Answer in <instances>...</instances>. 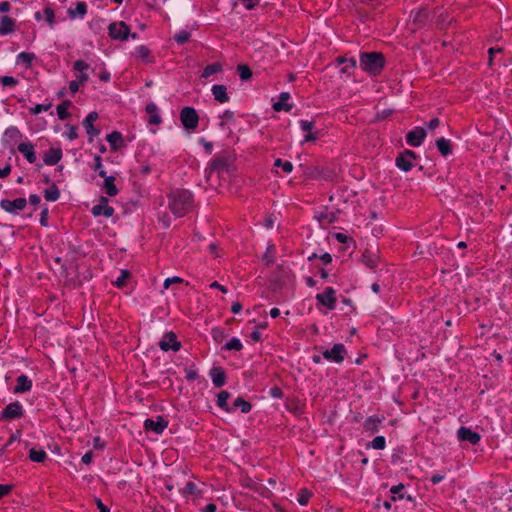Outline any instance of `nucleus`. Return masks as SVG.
<instances>
[{
    "label": "nucleus",
    "instance_id": "f257e3e1",
    "mask_svg": "<svg viewBox=\"0 0 512 512\" xmlns=\"http://www.w3.org/2000/svg\"><path fill=\"white\" fill-rule=\"evenodd\" d=\"M168 205L175 216L182 217L192 209L193 195L188 190L172 191L168 195Z\"/></svg>",
    "mask_w": 512,
    "mask_h": 512
},
{
    "label": "nucleus",
    "instance_id": "f03ea898",
    "mask_svg": "<svg viewBox=\"0 0 512 512\" xmlns=\"http://www.w3.org/2000/svg\"><path fill=\"white\" fill-rule=\"evenodd\" d=\"M385 65V59L380 52H365L360 55V66L370 75H379Z\"/></svg>",
    "mask_w": 512,
    "mask_h": 512
},
{
    "label": "nucleus",
    "instance_id": "7ed1b4c3",
    "mask_svg": "<svg viewBox=\"0 0 512 512\" xmlns=\"http://www.w3.org/2000/svg\"><path fill=\"white\" fill-rule=\"evenodd\" d=\"M305 179L312 180H325V181H333L336 178V174L333 170L327 167H307L304 171Z\"/></svg>",
    "mask_w": 512,
    "mask_h": 512
},
{
    "label": "nucleus",
    "instance_id": "20e7f679",
    "mask_svg": "<svg viewBox=\"0 0 512 512\" xmlns=\"http://www.w3.org/2000/svg\"><path fill=\"white\" fill-rule=\"evenodd\" d=\"M180 120L187 130H195L198 126L199 117L192 107H184L180 112Z\"/></svg>",
    "mask_w": 512,
    "mask_h": 512
},
{
    "label": "nucleus",
    "instance_id": "39448f33",
    "mask_svg": "<svg viewBox=\"0 0 512 512\" xmlns=\"http://www.w3.org/2000/svg\"><path fill=\"white\" fill-rule=\"evenodd\" d=\"M108 31L112 39L121 41L126 40L130 34L129 26L123 21L111 23L108 27Z\"/></svg>",
    "mask_w": 512,
    "mask_h": 512
},
{
    "label": "nucleus",
    "instance_id": "423d86ee",
    "mask_svg": "<svg viewBox=\"0 0 512 512\" xmlns=\"http://www.w3.org/2000/svg\"><path fill=\"white\" fill-rule=\"evenodd\" d=\"M27 205L25 198H17L15 200L3 199L0 201V207L8 213L16 214L23 210Z\"/></svg>",
    "mask_w": 512,
    "mask_h": 512
},
{
    "label": "nucleus",
    "instance_id": "0eeeda50",
    "mask_svg": "<svg viewBox=\"0 0 512 512\" xmlns=\"http://www.w3.org/2000/svg\"><path fill=\"white\" fill-rule=\"evenodd\" d=\"M109 200L107 197L101 196L98 204H96L91 212L94 216L111 217L114 214V208L108 205Z\"/></svg>",
    "mask_w": 512,
    "mask_h": 512
},
{
    "label": "nucleus",
    "instance_id": "6e6552de",
    "mask_svg": "<svg viewBox=\"0 0 512 512\" xmlns=\"http://www.w3.org/2000/svg\"><path fill=\"white\" fill-rule=\"evenodd\" d=\"M416 154L411 150H405L396 158V165L401 170L408 172L413 167V160H415Z\"/></svg>",
    "mask_w": 512,
    "mask_h": 512
},
{
    "label": "nucleus",
    "instance_id": "1a4fd4ad",
    "mask_svg": "<svg viewBox=\"0 0 512 512\" xmlns=\"http://www.w3.org/2000/svg\"><path fill=\"white\" fill-rule=\"evenodd\" d=\"M346 355V349L343 344H335L332 349L326 350L323 352V356L325 359L340 363L344 360V357Z\"/></svg>",
    "mask_w": 512,
    "mask_h": 512
},
{
    "label": "nucleus",
    "instance_id": "9d476101",
    "mask_svg": "<svg viewBox=\"0 0 512 512\" xmlns=\"http://www.w3.org/2000/svg\"><path fill=\"white\" fill-rule=\"evenodd\" d=\"M319 304L326 306L329 310H333L336 304L335 290L332 287L326 288L323 293L316 295Z\"/></svg>",
    "mask_w": 512,
    "mask_h": 512
},
{
    "label": "nucleus",
    "instance_id": "9b49d317",
    "mask_svg": "<svg viewBox=\"0 0 512 512\" xmlns=\"http://www.w3.org/2000/svg\"><path fill=\"white\" fill-rule=\"evenodd\" d=\"M159 347L163 351L173 350L179 351L181 344L177 341L176 335L173 332H168L163 336V339L159 342Z\"/></svg>",
    "mask_w": 512,
    "mask_h": 512
},
{
    "label": "nucleus",
    "instance_id": "f8f14e48",
    "mask_svg": "<svg viewBox=\"0 0 512 512\" xmlns=\"http://www.w3.org/2000/svg\"><path fill=\"white\" fill-rule=\"evenodd\" d=\"M458 439L462 442H469L472 445L479 443L481 436L479 433L472 431L470 428L461 426L457 431Z\"/></svg>",
    "mask_w": 512,
    "mask_h": 512
},
{
    "label": "nucleus",
    "instance_id": "ddd939ff",
    "mask_svg": "<svg viewBox=\"0 0 512 512\" xmlns=\"http://www.w3.org/2000/svg\"><path fill=\"white\" fill-rule=\"evenodd\" d=\"M23 410L19 402L10 403L1 413V419L13 420L22 417Z\"/></svg>",
    "mask_w": 512,
    "mask_h": 512
},
{
    "label": "nucleus",
    "instance_id": "4468645a",
    "mask_svg": "<svg viewBox=\"0 0 512 512\" xmlns=\"http://www.w3.org/2000/svg\"><path fill=\"white\" fill-rule=\"evenodd\" d=\"M426 137V131L422 127H416L409 131L406 135V141L413 147H418L422 144Z\"/></svg>",
    "mask_w": 512,
    "mask_h": 512
},
{
    "label": "nucleus",
    "instance_id": "2eb2a0df",
    "mask_svg": "<svg viewBox=\"0 0 512 512\" xmlns=\"http://www.w3.org/2000/svg\"><path fill=\"white\" fill-rule=\"evenodd\" d=\"M168 423L164 420L162 416H158L156 420L146 419L144 421V428L146 430L154 431L157 434L163 432V430L167 427Z\"/></svg>",
    "mask_w": 512,
    "mask_h": 512
},
{
    "label": "nucleus",
    "instance_id": "dca6fc26",
    "mask_svg": "<svg viewBox=\"0 0 512 512\" xmlns=\"http://www.w3.org/2000/svg\"><path fill=\"white\" fill-rule=\"evenodd\" d=\"M98 119V113L95 111L90 112L83 121V126L89 136H98L100 130L95 128L93 123Z\"/></svg>",
    "mask_w": 512,
    "mask_h": 512
},
{
    "label": "nucleus",
    "instance_id": "f3484780",
    "mask_svg": "<svg viewBox=\"0 0 512 512\" xmlns=\"http://www.w3.org/2000/svg\"><path fill=\"white\" fill-rule=\"evenodd\" d=\"M18 151L24 155L29 163L36 161V154L34 151V145L30 142H21L18 145Z\"/></svg>",
    "mask_w": 512,
    "mask_h": 512
},
{
    "label": "nucleus",
    "instance_id": "a211bd4d",
    "mask_svg": "<svg viewBox=\"0 0 512 512\" xmlns=\"http://www.w3.org/2000/svg\"><path fill=\"white\" fill-rule=\"evenodd\" d=\"M62 158V150L60 148H50L44 156V163L46 165H56Z\"/></svg>",
    "mask_w": 512,
    "mask_h": 512
},
{
    "label": "nucleus",
    "instance_id": "6ab92c4d",
    "mask_svg": "<svg viewBox=\"0 0 512 512\" xmlns=\"http://www.w3.org/2000/svg\"><path fill=\"white\" fill-rule=\"evenodd\" d=\"M210 375L212 377V382L215 387L219 388L225 384L226 374L223 368L221 367H213L211 369Z\"/></svg>",
    "mask_w": 512,
    "mask_h": 512
},
{
    "label": "nucleus",
    "instance_id": "aec40b11",
    "mask_svg": "<svg viewBox=\"0 0 512 512\" xmlns=\"http://www.w3.org/2000/svg\"><path fill=\"white\" fill-rule=\"evenodd\" d=\"M228 160L224 157H218L211 161L209 168L206 170L208 176L214 171H223L228 168Z\"/></svg>",
    "mask_w": 512,
    "mask_h": 512
},
{
    "label": "nucleus",
    "instance_id": "412c9836",
    "mask_svg": "<svg viewBox=\"0 0 512 512\" xmlns=\"http://www.w3.org/2000/svg\"><path fill=\"white\" fill-rule=\"evenodd\" d=\"M17 384L14 387V393H23L29 391L32 387V381L26 375H20L16 379Z\"/></svg>",
    "mask_w": 512,
    "mask_h": 512
},
{
    "label": "nucleus",
    "instance_id": "4be33fe9",
    "mask_svg": "<svg viewBox=\"0 0 512 512\" xmlns=\"http://www.w3.org/2000/svg\"><path fill=\"white\" fill-rule=\"evenodd\" d=\"M212 94L220 103H226L229 101V96L227 94V88L225 85H214L212 87Z\"/></svg>",
    "mask_w": 512,
    "mask_h": 512
},
{
    "label": "nucleus",
    "instance_id": "5701e85b",
    "mask_svg": "<svg viewBox=\"0 0 512 512\" xmlns=\"http://www.w3.org/2000/svg\"><path fill=\"white\" fill-rule=\"evenodd\" d=\"M15 30V22L8 16L0 18V34L7 35Z\"/></svg>",
    "mask_w": 512,
    "mask_h": 512
},
{
    "label": "nucleus",
    "instance_id": "b1692460",
    "mask_svg": "<svg viewBox=\"0 0 512 512\" xmlns=\"http://www.w3.org/2000/svg\"><path fill=\"white\" fill-rule=\"evenodd\" d=\"M315 219L321 226H327L336 220V216L333 212L322 211L315 214Z\"/></svg>",
    "mask_w": 512,
    "mask_h": 512
},
{
    "label": "nucleus",
    "instance_id": "393cba45",
    "mask_svg": "<svg viewBox=\"0 0 512 512\" xmlns=\"http://www.w3.org/2000/svg\"><path fill=\"white\" fill-rule=\"evenodd\" d=\"M289 98L290 95L288 92H282L279 96V101L273 104V109L277 112L281 110L290 111L292 109V104H284Z\"/></svg>",
    "mask_w": 512,
    "mask_h": 512
},
{
    "label": "nucleus",
    "instance_id": "a878e982",
    "mask_svg": "<svg viewBox=\"0 0 512 512\" xmlns=\"http://www.w3.org/2000/svg\"><path fill=\"white\" fill-rule=\"evenodd\" d=\"M106 140L113 151H116L119 147L123 146L122 135L120 132L113 131L106 136Z\"/></svg>",
    "mask_w": 512,
    "mask_h": 512
},
{
    "label": "nucleus",
    "instance_id": "bb28decb",
    "mask_svg": "<svg viewBox=\"0 0 512 512\" xmlns=\"http://www.w3.org/2000/svg\"><path fill=\"white\" fill-rule=\"evenodd\" d=\"M436 146L442 156H447L452 153V145L450 140L445 138H439L436 141Z\"/></svg>",
    "mask_w": 512,
    "mask_h": 512
},
{
    "label": "nucleus",
    "instance_id": "cd10ccee",
    "mask_svg": "<svg viewBox=\"0 0 512 512\" xmlns=\"http://www.w3.org/2000/svg\"><path fill=\"white\" fill-rule=\"evenodd\" d=\"M362 261L369 268H374L378 264V255L369 250H366L362 255Z\"/></svg>",
    "mask_w": 512,
    "mask_h": 512
},
{
    "label": "nucleus",
    "instance_id": "c85d7f7f",
    "mask_svg": "<svg viewBox=\"0 0 512 512\" xmlns=\"http://www.w3.org/2000/svg\"><path fill=\"white\" fill-rule=\"evenodd\" d=\"M114 181H115L114 176L105 177L104 189H105L106 194L111 197L116 196L118 194V189H117L116 185L114 184Z\"/></svg>",
    "mask_w": 512,
    "mask_h": 512
},
{
    "label": "nucleus",
    "instance_id": "c756f323",
    "mask_svg": "<svg viewBox=\"0 0 512 512\" xmlns=\"http://www.w3.org/2000/svg\"><path fill=\"white\" fill-rule=\"evenodd\" d=\"M381 423V419L375 416H371L364 422V428L366 431L371 433H375L379 430V425Z\"/></svg>",
    "mask_w": 512,
    "mask_h": 512
},
{
    "label": "nucleus",
    "instance_id": "7c9ffc66",
    "mask_svg": "<svg viewBox=\"0 0 512 512\" xmlns=\"http://www.w3.org/2000/svg\"><path fill=\"white\" fill-rule=\"evenodd\" d=\"M138 57L145 63H152L154 61L153 56L147 46L141 45L136 49Z\"/></svg>",
    "mask_w": 512,
    "mask_h": 512
},
{
    "label": "nucleus",
    "instance_id": "2f4dec72",
    "mask_svg": "<svg viewBox=\"0 0 512 512\" xmlns=\"http://www.w3.org/2000/svg\"><path fill=\"white\" fill-rule=\"evenodd\" d=\"M47 458V454L44 450H36L31 448L29 450V459L33 462L42 463Z\"/></svg>",
    "mask_w": 512,
    "mask_h": 512
},
{
    "label": "nucleus",
    "instance_id": "473e14b6",
    "mask_svg": "<svg viewBox=\"0 0 512 512\" xmlns=\"http://www.w3.org/2000/svg\"><path fill=\"white\" fill-rule=\"evenodd\" d=\"M70 105L71 102L69 100H65L57 106V115L60 120H65L70 117V113L68 112Z\"/></svg>",
    "mask_w": 512,
    "mask_h": 512
},
{
    "label": "nucleus",
    "instance_id": "72a5a7b5",
    "mask_svg": "<svg viewBox=\"0 0 512 512\" xmlns=\"http://www.w3.org/2000/svg\"><path fill=\"white\" fill-rule=\"evenodd\" d=\"M87 13V6L85 2H78L75 9H69L68 15L71 19H74L76 16L83 17Z\"/></svg>",
    "mask_w": 512,
    "mask_h": 512
},
{
    "label": "nucleus",
    "instance_id": "f704fd0d",
    "mask_svg": "<svg viewBox=\"0 0 512 512\" xmlns=\"http://www.w3.org/2000/svg\"><path fill=\"white\" fill-rule=\"evenodd\" d=\"M230 394L227 391L219 392L217 396V405L227 412H231L232 409L228 406L227 400L229 399Z\"/></svg>",
    "mask_w": 512,
    "mask_h": 512
},
{
    "label": "nucleus",
    "instance_id": "c9c22d12",
    "mask_svg": "<svg viewBox=\"0 0 512 512\" xmlns=\"http://www.w3.org/2000/svg\"><path fill=\"white\" fill-rule=\"evenodd\" d=\"M221 70H222V65L220 63H213V64H210V65H207L204 68L201 77L202 78H208V77H210L213 74L221 72Z\"/></svg>",
    "mask_w": 512,
    "mask_h": 512
},
{
    "label": "nucleus",
    "instance_id": "e433bc0d",
    "mask_svg": "<svg viewBox=\"0 0 512 512\" xmlns=\"http://www.w3.org/2000/svg\"><path fill=\"white\" fill-rule=\"evenodd\" d=\"M35 59V54L28 52H21L17 56V61L25 64L26 68H30L32 66V62Z\"/></svg>",
    "mask_w": 512,
    "mask_h": 512
},
{
    "label": "nucleus",
    "instance_id": "4c0bfd02",
    "mask_svg": "<svg viewBox=\"0 0 512 512\" xmlns=\"http://www.w3.org/2000/svg\"><path fill=\"white\" fill-rule=\"evenodd\" d=\"M233 407L234 408H240L243 413L250 412V410L252 408L251 404L248 401L244 400L242 397H238L234 401Z\"/></svg>",
    "mask_w": 512,
    "mask_h": 512
},
{
    "label": "nucleus",
    "instance_id": "58836bf2",
    "mask_svg": "<svg viewBox=\"0 0 512 512\" xmlns=\"http://www.w3.org/2000/svg\"><path fill=\"white\" fill-rule=\"evenodd\" d=\"M356 67H357L356 59L352 57L349 59V61L346 63V65L341 69L340 72L349 77L353 74Z\"/></svg>",
    "mask_w": 512,
    "mask_h": 512
},
{
    "label": "nucleus",
    "instance_id": "ea45409f",
    "mask_svg": "<svg viewBox=\"0 0 512 512\" xmlns=\"http://www.w3.org/2000/svg\"><path fill=\"white\" fill-rule=\"evenodd\" d=\"M237 71L239 72V76H240L241 80H243V81H247V80L251 79V77H252L251 69L245 64L238 65Z\"/></svg>",
    "mask_w": 512,
    "mask_h": 512
},
{
    "label": "nucleus",
    "instance_id": "a19ab883",
    "mask_svg": "<svg viewBox=\"0 0 512 512\" xmlns=\"http://www.w3.org/2000/svg\"><path fill=\"white\" fill-rule=\"evenodd\" d=\"M60 196V192L58 188L53 185L50 189H46L44 192V197L47 201H56Z\"/></svg>",
    "mask_w": 512,
    "mask_h": 512
},
{
    "label": "nucleus",
    "instance_id": "79ce46f5",
    "mask_svg": "<svg viewBox=\"0 0 512 512\" xmlns=\"http://www.w3.org/2000/svg\"><path fill=\"white\" fill-rule=\"evenodd\" d=\"M242 347H243L242 343L240 342V340L238 338H232L230 341H228L225 344L224 349L240 351L242 349Z\"/></svg>",
    "mask_w": 512,
    "mask_h": 512
},
{
    "label": "nucleus",
    "instance_id": "37998d69",
    "mask_svg": "<svg viewBox=\"0 0 512 512\" xmlns=\"http://www.w3.org/2000/svg\"><path fill=\"white\" fill-rule=\"evenodd\" d=\"M190 33L186 30H183V31H180L179 33H177L175 36H174V40L178 43V44H185L187 43L189 40H190Z\"/></svg>",
    "mask_w": 512,
    "mask_h": 512
},
{
    "label": "nucleus",
    "instance_id": "c03bdc74",
    "mask_svg": "<svg viewBox=\"0 0 512 512\" xmlns=\"http://www.w3.org/2000/svg\"><path fill=\"white\" fill-rule=\"evenodd\" d=\"M130 277L128 270H122L120 276L113 282L117 287H123Z\"/></svg>",
    "mask_w": 512,
    "mask_h": 512
},
{
    "label": "nucleus",
    "instance_id": "a18cd8bd",
    "mask_svg": "<svg viewBox=\"0 0 512 512\" xmlns=\"http://www.w3.org/2000/svg\"><path fill=\"white\" fill-rule=\"evenodd\" d=\"M275 167H281L285 173H290L293 170V165L290 161H282L281 159L275 160Z\"/></svg>",
    "mask_w": 512,
    "mask_h": 512
},
{
    "label": "nucleus",
    "instance_id": "49530a36",
    "mask_svg": "<svg viewBox=\"0 0 512 512\" xmlns=\"http://www.w3.org/2000/svg\"><path fill=\"white\" fill-rule=\"evenodd\" d=\"M371 445L374 449H377V450H382L385 448V445H386V441H385V438L383 436H376L372 442H371Z\"/></svg>",
    "mask_w": 512,
    "mask_h": 512
},
{
    "label": "nucleus",
    "instance_id": "de8ad7c7",
    "mask_svg": "<svg viewBox=\"0 0 512 512\" xmlns=\"http://www.w3.org/2000/svg\"><path fill=\"white\" fill-rule=\"evenodd\" d=\"M310 496L311 494L306 489H302L298 494V503L302 506L306 505L309 501Z\"/></svg>",
    "mask_w": 512,
    "mask_h": 512
},
{
    "label": "nucleus",
    "instance_id": "09e8293b",
    "mask_svg": "<svg viewBox=\"0 0 512 512\" xmlns=\"http://www.w3.org/2000/svg\"><path fill=\"white\" fill-rule=\"evenodd\" d=\"M52 104H38L32 108H30V113L33 115L39 114L42 111H47L51 108Z\"/></svg>",
    "mask_w": 512,
    "mask_h": 512
},
{
    "label": "nucleus",
    "instance_id": "8fccbe9b",
    "mask_svg": "<svg viewBox=\"0 0 512 512\" xmlns=\"http://www.w3.org/2000/svg\"><path fill=\"white\" fill-rule=\"evenodd\" d=\"M44 15L46 17V21L48 22V24L50 26H53V24L55 22V14H54L53 9H51L50 7H46L44 9Z\"/></svg>",
    "mask_w": 512,
    "mask_h": 512
},
{
    "label": "nucleus",
    "instance_id": "3c124183",
    "mask_svg": "<svg viewBox=\"0 0 512 512\" xmlns=\"http://www.w3.org/2000/svg\"><path fill=\"white\" fill-rule=\"evenodd\" d=\"M73 67H74L75 70H77L80 73H82V72H84L85 70H87L89 68V64L86 63L83 60H77V61L74 62Z\"/></svg>",
    "mask_w": 512,
    "mask_h": 512
},
{
    "label": "nucleus",
    "instance_id": "603ef678",
    "mask_svg": "<svg viewBox=\"0 0 512 512\" xmlns=\"http://www.w3.org/2000/svg\"><path fill=\"white\" fill-rule=\"evenodd\" d=\"M1 82L3 86H15L18 83V81L12 76L1 77Z\"/></svg>",
    "mask_w": 512,
    "mask_h": 512
},
{
    "label": "nucleus",
    "instance_id": "864d4df0",
    "mask_svg": "<svg viewBox=\"0 0 512 512\" xmlns=\"http://www.w3.org/2000/svg\"><path fill=\"white\" fill-rule=\"evenodd\" d=\"M273 252H274V247L271 245L267 248V251L263 256V259L266 261V265H269L273 262V256H272Z\"/></svg>",
    "mask_w": 512,
    "mask_h": 512
},
{
    "label": "nucleus",
    "instance_id": "5fc2aeb1",
    "mask_svg": "<svg viewBox=\"0 0 512 512\" xmlns=\"http://www.w3.org/2000/svg\"><path fill=\"white\" fill-rule=\"evenodd\" d=\"M212 336L217 342H221L222 339L225 337V334L222 329L220 328H214L212 330Z\"/></svg>",
    "mask_w": 512,
    "mask_h": 512
},
{
    "label": "nucleus",
    "instance_id": "6e6d98bb",
    "mask_svg": "<svg viewBox=\"0 0 512 512\" xmlns=\"http://www.w3.org/2000/svg\"><path fill=\"white\" fill-rule=\"evenodd\" d=\"M300 125L303 131L310 132L314 127V122L308 120H301Z\"/></svg>",
    "mask_w": 512,
    "mask_h": 512
},
{
    "label": "nucleus",
    "instance_id": "4d7b16f0",
    "mask_svg": "<svg viewBox=\"0 0 512 512\" xmlns=\"http://www.w3.org/2000/svg\"><path fill=\"white\" fill-rule=\"evenodd\" d=\"M184 280L180 277H172V278H167L165 281H164V288L167 289L171 284L173 283H182Z\"/></svg>",
    "mask_w": 512,
    "mask_h": 512
},
{
    "label": "nucleus",
    "instance_id": "13d9d810",
    "mask_svg": "<svg viewBox=\"0 0 512 512\" xmlns=\"http://www.w3.org/2000/svg\"><path fill=\"white\" fill-rule=\"evenodd\" d=\"M427 9L423 8V9H420L419 11H417L416 15H415V21H423L424 19L427 18Z\"/></svg>",
    "mask_w": 512,
    "mask_h": 512
},
{
    "label": "nucleus",
    "instance_id": "bf43d9fd",
    "mask_svg": "<svg viewBox=\"0 0 512 512\" xmlns=\"http://www.w3.org/2000/svg\"><path fill=\"white\" fill-rule=\"evenodd\" d=\"M186 379L188 381H194L198 378V373L193 369H186Z\"/></svg>",
    "mask_w": 512,
    "mask_h": 512
},
{
    "label": "nucleus",
    "instance_id": "052dcab7",
    "mask_svg": "<svg viewBox=\"0 0 512 512\" xmlns=\"http://www.w3.org/2000/svg\"><path fill=\"white\" fill-rule=\"evenodd\" d=\"M148 123L149 124H152V125H158L161 123V117L159 114H153V115H150L149 119H148Z\"/></svg>",
    "mask_w": 512,
    "mask_h": 512
},
{
    "label": "nucleus",
    "instance_id": "680f3d73",
    "mask_svg": "<svg viewBox=\"0 0 512 512\" xmlns=\"http://www.w3.org/2000/svg\"><path fill=\"white\" fill-rule=\"evenodd\" d=\"M67 137L70 140H74L78 137L77 128L75 126H69Z\"/></svg>",
    "mask_w": 512,
    "mask_h": 512
},
{
    "label": "nucleus",
    "instance_id": "e2e57ef3",
    "mask_svg": "<svg viewBox=\"0 0 512 512\" xmlns=\"http://www.w3.org/2000/svg\"><path fill=\"white\" fill-rule=\"evenodd\" d=\"M12 490V485L0 484V499Z\"/></svg>",
    "mask_w": 512,
    "mask_h": 512
},
{
    "label": "nucleus",
    "instance_id": "0e129e2a",
    "mask_svg": "<svg viewBox=\"0 0 512 512\" xmlns=\"http://www.w3.org/2000/svg\"><path fill=\"white\" fill-rule=\"evenodd\" d=\"M270 395L274 398H282L283 393L279 387H273L270 389Z\"/></svg>",
    "mask_w": 512,
    "mask_h": 512
},
{
    "label": "nucleus",
    "instance_id": "69168bd1",
    "mask_svg": "<svg viewBox=\"0 0 512 512\" xmlns=\"http://www.w3.org/2000/svg\"><path fill=\"white\" fill-rule=\"evenodd\" d=\"M196 489H197V487H196L195 483H193V482H188L185 485V492L188 494H195Z\"/></svg>",
    "mask_w": 512,
    "mask_h": 512
},
{
    "label": "nucleus",
    "instance_id": "338daca9",
    "mask_svg": "<svg viewBox=\"0 0 512 512\" xmlns=\"http://www.w3.org/2000/svg\"><path fill=\"white\" fill-rule=\"evenodd\" d=\"M95 503L100 512H110L109 508L102 503L100 498H95Z\"/></svg>",
    "mask_w": 512,
    "mask_h": 512
},
{
    "label": "nucleus",
    "instance_id": "774afa93",
    "mask_svg": "<svg viewBox=\"0 0 512 512\" xmlns=\"http://www.w3.org/2000/svg\"><path fill=\"white\" fill-rule=\"evenodd\" d=\"M92 457H93V453L92 451H88L86 452L83 456H82V462L86 465L90 464L91 461H92Z\"/></svg>",
    "mask_w": 512,
    "mask_h": 512
}]
</instances>
